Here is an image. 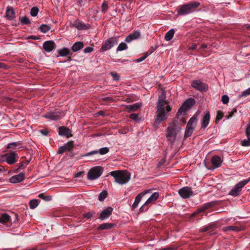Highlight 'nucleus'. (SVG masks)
<instances>
[{
    "instance_id": "1",
    "label": "nucleus",
    "mask_w": 250,
    "mask_h": 250,
    "mask_svg": "<svg viewBox=\"0 0 250 250\" xmlns=\"http://www.w3.org/2000/svg\"><path fill=\"white\" fill-rule=\"evenodd\" d=\"M171 110L168 102L166 100V95L163 92L159 96L157 103L156 122L160 124L163 121L166 120L168 117V113Z\"/></svg>"
},
{
    "instance_id": "2",
    "label": "nucleus",
    "mask_w": 250,
    "mask_h": 250,
    "mask_svg": "<svg viewBox=\"0 0 250 250\" xmlns=\"http://www.w3.org/2000/svg\"><path fill=\"white\" fill-rule=\"evenodd\" d=\"M181 130L182 128L177 122L173 121L170 123L166 132L167 141L170 144H173L176 140V137L180 134Z\"/></svg>"
},
{
    "instance_id": "3",
    "label": "nucleus",
    "mask_w": 250,
    "mask_h": 250,
    "mask_svg": "<svg viewBox=\"0 0 250 250\" xmlns=\"http://www.w3.org/2000/svg\"><path fill=\"white\" fill-rule=\"evenodd\" d=\"M110 175L114 177L116 183L120 185L127 183L130 179L131 175L126 170H115L110 172Z\"/></svg>"
},
{
    "instance_id": "4",
    "label": "nucleus",
    "mask_w": 250,
    "mask_h": 250,
    "mask_svg": "<svg viewBox=\"0 0 250 250\" xmlns=\"http://www.w3.org/2000/svg\"><path fill=\"white\" fill-rule=\"evenodd\" d=\"M200 3L198 2H193L188 4L180 5L177 8V13L178 15L184 16L188 15L197 8Z\"/></svg>"
},
{
    "instance_id": "5",
    "label": "nucleus",
    "mask_w": 250,
    "mask_h": 250,
    "mask_svg": "<svg viewBox=\"0 0 250 250\" xmlns=\"http://www.w3.org/2000/svg\"><path fill=\"white\" fill-rule=\"evenodd\" d=\"M159 194L158 192H154L145 202L143 206L140 208L141 211H146L148 208L153 204H154L158 198Z\"/></svg>"
},
{
    "instance_id": "6",
    "label": "nucleus",
    "mask_w": 250,
    "mask_h": 250,
    "mask_svg": "<svg viewBox=\"0 0 250 250\" xmlns=\"http://www.w3.org/2000/svg\"><path fill=\"white\" fill-rule=\"evenodd\" d=\"M103 173V168L101 167H95L90 169L87 173V178L93 180L99 177Z\"/></svg>"
},
{
    "instance_id": "7",
    "label": "nucleus",
    "mask_w": 250,
    "mask_h": 250,
    "mask_svg": "<svg viewBox=\"0 0 250 250\" xmlns=\"http://www.w3.org/2000/svg\"><path fill=\"white\" fill-rule=\"evenodd\" d=\"M249 180H244L237 183L229 191V195L235 197L238 196L242 188L249 182Z\"/></svg>"
},
{
    "instance_id": "8",
    "label": "nucleus",
    "mask_w": 250,
    "mask_h": 250,
    "mask_svg": "<svg viewBox=\"0 0 250 250\" xmlns=\"http://www.w3.org/2000/svg\"><path fill=\"white\" fill-rule=\"evenodd\" d=\"M17 154L15 152L6 153L2 155L0 159V162H6L8 164H13L16 162Z\"/></svg>"
},
{
    "instance_id": "9",
    "label": "nucleus",
    "mask_w": 250,
    "mask_h": 250,
    "mask_svg": "<svg viewBox=\"0 0 250 250\" xmlns=\"http://www.w3.org/2000/svg\"><path fill=\"white\" fill-rule=\"evenodd\" d=\"M194 104V100L193 99L187 100L182 104L178 111L179 115L184 114L185 112L188 110Z\"/></svg>"
},
{
    "instance_id": "10",
    "label": "nucleus",
    "mask_w": 250,
    "mask_h": 250,
    "mask_svg": "<svg viewBox=\"0 0 250 250\" xmlns=\"http://www.w3.org/2000/svg\"><path fill=\"white\" fill-rule=\"evenodd\" d=\"M178 193L180 196L184 199L189 198L193 195L191 188L188 187H185L180 188Z\"/></svg>"
},
{
    "instance_id": "11",
    "label": "nucleus",
    "mask_w": 250,
    "mask_h": 250,
    "mask_svg": "<svg viewBox=\"0 0 250 250\" xmlns=\"http://www.w3.org/2000/svg\"><path fill=\"white\" fill-rule=\"evenodd\" d=\"M64 115V112H61L58 111H55L53 112H48L44 115L43 117L52 120H56L59 118L63 117Z\"/></svg>"
},
{
    "instance_id": "12",
    "label": "nucleus",
    "mask_w": 250,
    "mask_h": 250,
    "mask_svg": "<svg viewBox=\"0 0 250 250\" xmlns=\"http://www.w3.org/2000/svg\"><path fill=\"white\" fill-rule=\"evenodd\" d=\"M151 191L152 190L151 189H148L145 190L143 192H141L140 193H139L135 198L134 202L132 205V208H137L143 197L146 195V194L150 193L151 192Z\"/></svg>"
},
{
    "instance_id": "13",
    "label": "nucleus",
    "mask_w": 250,
    "mask_h": 250,
    "mask_svg": "<svg viewBox=\"0 0 250 250\" xmlns=\"http://www.w3.org/2000/svg\"><path fill=\"white\" fill-rule=\"evenodd\" d=\"M116 39V38H109L102 46L101 50L103 51H105L112 48L114 46V45L117 42Z\"/></svg>"
},
{
    "instance_id": "14",
    "label": "nucleus",
    "mask_w": 250,
    "mask_h": 250,
    "mask_svg": "<svg viewBox=\"0 0 250 250\" xmlns=\"http://www.w3.org/2000/svg\"><path fill=\"white\" fill-rule=\"evenodd\" d=\"M192 86L200 91H206L208 86L206 84L199 80H196L192 82Z\"/></svg>"
},
{
    "instance_id": "15",
    "label": "nucleus",
    "mask_w": 250,
    "mask_h": 250,
    "mask_svg": "<svg viewBox=\"0 0 250 250\" xmlns=\"http://www.w3.org/2000/svg\"><path fill=\"white\" fill-rule=\"evenodd\" d=\"M24 179V174L21 173L11 177L9 179V182L12 184H17L23 181Z\"/></svg>"
},
{
    "instance_id": "16",
    "label": "nucleus",
    "mask_w": 250,
    "mask_h": 250,
    "mask_svg": "<svg viewBox=\"0 0 250 250\" xmlns=\"http://www.w3.org/2000/svg\"><path fill=\"white\" fill-rule=\"evenodd\" d=\"M109 149L107 147H104L99 149V150H95L88 152L86 154H84L83 156H89L92 155L97 154L99 153L101 155H104L107 153L109 152Z\"/></svg>"
},
{
    "instance_id": "17",
    "label": "nucleus",
    "mask_w": 250,
    "mask_h": 250,
    "mask_svg": "<svg viewBox=\"0 0 250 250\" xmlns=\"http://www.w3.org/2000/svg\"><path fill=\"white\" fill-rule=\"evenodd\" d=\"M113 211V208L111 207H108L103 209L100 215L99 219L101 220H104L109 217Z\"/></svg>"
},
{
    "instance_id": "18",
    "label": "nucleus",
    "mask_w": 250,
    "mask_h": 250,
    "mask_svg": "<svg viewBox=\"0 0 250 250\" xmlns=\"http://www.w3.org/2000/svg\"><path fill=\"white\" fill-rule=\"evenodd\" d=\"M55 47V43L52 41L45 42L43 44V48L46 52H51Z\"/></svg>"
},
{
    "instance_id": "19",
    "label": "nucleus",
    "mask_w": 250,
    "mask_h": 250,
    "mask_svg": "<svg viewBox=\"0 0 250 250\" xmlns=\"http://www.w3.org/2000/svg\"><path fill=\"white\" fill-rule=\"evenodd\" d=\"M246 134L247 139L243 140L241 142V145L244 146H250V123L246 129Z\"/></svg>"
},
{
    "instance_id": "20",
    "label": "nucleus",
    "mask_w": 250,
    "mask_h": 250,
    "mask_svg": "<svg viewBox=\"0 0 250 250\" xmlns=\"http://www.w3.org/2000/svg\"><path fill=\"white\" fill-rule=\"evenodd\" d=\"M74 146L73 142H69L62 146L59 147L58 152L62 154L63 152L71 150Z\"/></svg>"
},
{
    "instance_id": "21",
    "label": "nucleus",
    "mask_w": 250,
    "mask_h": 250,
    "mask_svg": "<svg viewBox=\"0 0 250 250\" xmlns=\"http://www.w3.org/2000/svg\"><path fill=\"white\" fill-rule=\"evenodd\" d=\"M222 163V160L220 157L217 155L214 156L211 158V163L213 169L219 167Z\"/></svg>"
},
{
    "instance_id": "22",
    "label": "nucleus",
    "mask_w": 250,
    "mask_h": 250,
    "mask_svg": "<svg viewBox=\"0 0 250 250\" xmlns=\"http://www.w3.org/2000/svg\"><path fill=\"white\" fill-rule=\"evenodd\" d=\"M140 37V32L137 31H134L132 33L129 34L125 38V41L130 42L132 40L137 39Z\"/></svg>"
},
{
    "instance_id": "23",
    "label": "nucleus",
    "mask_w": 250,
    "mask_h": 250,
    "mask_svg": "<svg viewBox=\"0 0 250 250\" xmlns=\"http://www.w3.org/2000/svg\"><path fill=\"white\" fill-rule=\"evenodd\" d=\"M6 16L8 20H13L16 17L14 9L12 7H8L6 12Z\"/></svg>"
},
{
    "instance_id": "24",
    "label": "nucleus",
    "mask_w": 250,
    "mask_h": 250,
    "mask_svg": "<svg viewBox=\"0 0 250 250\" xmlns=\"http://www.w3.org/2000/svg\"><path fill=\"white\" fill-rule=\"evenodd\" d=\"M142 105V104L141 102L136 103L132 104L127 105L126 106V109L130 111H134L137 110L140 107H141Z\"/></svg>"
},
{
    "instance_id": "25",
    "label": "nucleus",
    "mask_w": 250,
    "mask_h": 250,
    "mask_svg": "<svg viewBox=\"0 0 250 250\" xmlns=\"http://www.w3.org/2000/svg\"><path fill=\"white\" fill-rule=\"evenodd\" d=\"M210 120V114L208 112H207L202 121V127L206 128L208 125Z\"/></svg>"
},
{
    "instance_id": "26",
    "label": "nucleus",
    "mask_w": 250,
    "mask_h": 250,
    "mask_svg": "<svg viewBox=\"0 0 250 250\" xmlns=\"http://www.w3.org/2000/svg\"><path fill=\"white\" fill-rule=\"evenodd\" d=\"M10 221V216L7 213H3L0 216V223L2 224H6Z\"/></svg>"
},
{
    "instance_id": "27",
    "label": "nucleus",
    "mask_w": 250,
    "mask_h": 250,
    "mask_svg": "<svg viewBox=\"0 0 250 250\" xmlns=\"http://www.w3.org/2000/svg\"><path fill=\"white\" fill-rule=\"evenodd\" d=\"M197 119L196 117H191L188 123L187 126L194 129L196 126Z\"/></svg>"
},
{
    "instance_id": "28",
    "label": "nucleus",
    "mask_w": 250,
    "mask_h": 250,
    "mask_svg": "<svg viewBox=\"0 0 250 250\" xmlns=\"http://www.w3.org/2000/svg\"><path fill=\"white\" fill-rule=\"evenodd\" d=\"M70 133V130L65 127L62 126L59 128V134L61 136H66Z\"/></svg>"
},
{
    "instance_id": "29",
    "label": "nucleus",
    "mask_w": 250,
    "mask_h": 250,
    "mask_svg": "<svg viewBox=\"0 0 250 250\" xmlns=\"http://www.w3.org/2000/svg\"><path fill=\"white\" fill-rule=\"evenodd\" d=\"M83 47V44L82 42H77L72 46V50L73 52H77L81 50Z\"/></svg>"
},
{
    "instance_id": "30",
    "label": "nucleus",
    "mask_w": 250,
    "mask_h": 250,
    "mask_svg": "<svg viewBox=\"0 0 250 250\" xmlns=\"http://www.w3.org/2000/svg\"><path fill=\"white\" fill-rule=\"evenodd\" d=\"M175 31L173 29L169 30L165 35V38L167 41H170L173 37Z\"/></svg>"
},
{
    "instance_id": "31",
    "label": "nucleus",
    "mask_w": 250,
    "mask_h": 250,
    "mask_svg": "<svg viewBox=\"0 0 250 250\" xmlns=\"http://www.w3.org/2000/svg\"><path fill=\"white\" fill-rule=\"evenodd\" d=\"M58 53L60 56L64 57L69 54L70 50L68 48L64 47L62 49L59 50Z\"/></svg>"
},
{
    "instance_id": "32",
    "label": "nucleus",
    "mask_w": 250,
    "mask_h": 250,
    "mask_svg": "<svg viewBox=\"0 0 250 250\" xmlns=\"http://www.w3.org/2000/svg\"><path fill=\"white\" fill-rule=\"evenodd\" d=\"M223 230L225 231H238L240 230V229L237 227L234 226H227L223 228Z\"/></svg>"
},
{
    "instance_id": "33",
    "label": "nucleus",
    "mask_w": 250,
    "mask_h": 250,
    "mask_svg": "<svg viewBox=\"0 0 250 250\" xmlns=\"http://www.w3.org/2000/svg\"><path fill=\"white\" fill-rule=\"evenodd\" d=\"M21 143L20 142H13L7 145V148L17 149L21 147Z\"/></svg>"
},
{
    "instance_id": "34",
    "label": "nucleus",
    "mask_w": 250,
    "mask_h": 250,
    "mask_svg": "<svg viewBox=\"0 0 250 250\" xmlns=\"http://www.w3.org/2000/svg\"><path fill=\"white\" fill-rule=\"evenodd\" d=\"M193 130L194 129L187 125L185 132V137L187 138L191 136L193 133Z\"/></svg>"
},
{
    "instance_id": "35",
    "label": "nucleus",
    "mask_w": 250,
    "mask_h": 250,
    "mask_svg": "<svg viewBox=\"0 0 250 250\" xmlns=\"http://www.w3.org/2000/svg\"><path fill=\"white\" fill-rule=\"evenodd\" d=\"M50 26L47 24H42L40 27L41 31L42 33H45L50 30Z\"/></svg>"
},
{
    "instance_id": "36",
    "label": "nucleus",
    "mask_w": 250,
    "mask_h": 250,
    "mask_svg": "<svg viewBox=\"0 0 250 250\" xmlns=\"http://www.w3.org/2000/svg\"><path fill=\"white\" fill-rule=\"evenodd\" d=\"M39 202L38 200H32L29 202L30 208L31 209L35 208L39 205Z\"/></svg>"
},
{
    "instance_id": "37",
    "label": "nucleus",
    "mask_w": 250,
    "mask_h": 250,
    "mask_svg": "<svg viewBox=\"0 0 250 250\" xmlns=\"http://www.w3.org/2000/svg\"><path fill=\"white\" fill-rule=\"evenodd\" d=\"M112 226V224L109 223H104L101 224L98 228L99 229H105L110 228Z\"/></svg>"
},
{
    "instance_id": "38",
    "label": "nucleus",
    "mask_w": 250,
    "mask_h": 250,
    "mask_svg": "<svg viewBox=\"0 0 250 250\" xmlns=\"http://www.w3.org/2000/svg\"><path fill=\"white\" fill-rule=\"evenodd\" d=\"M39 12V8L37 7H33L31 8L30 14L32 16L35 17L37 15Z\"/></svg>"
},
{
    "instance_id": "39",
    "label": "nucleus",
    "mask_w": 250,
    "mask_h": 250,
    "mask_svg": "<svg viewBox=\"0 0 250 250\" xmlns=\"http://www.w3.org/2000/svg\"><path fill=\"white\" fill-rule=\"evenodd\" d=\"M127 48V45L126 43L124 42H122L120 43L118 47H117V50L119 51H121L124 50Z\"/></svg>"
},
{
    "instance_id": "40",
    "label": "nucleus",
    "mask_w": 250,
    "mask_h": 250,
    "mask_svg": "<svg viewBox=\"0 0 250 250\" xmlns=\"http://www.w3.org/2000/svg\"><path fill=\"white\" fill-rule=\"evenodd\" d=\"M107 196V193L105 191L101 192L99 195L98 199L100 201L104 200Z\"/></svg>"
},
{
    "instance_id": "41",
    "label": "nucleus",
    "mask_w": 250,
    "mask_h": 250,
    "mask_svg": "<svg viewBox=\"0 0 250 250\" xmlns=\"http://www.w3.org/2000/svg\"><path fill=\"white\" fill-rule=\"evenodd\" d=\"M250 95V87L247 88L245 91H243L240 95V97H246Z\"/></svg>"
},
{
    "instance_id": "42",
    "label": "nucleus",
    "mask_w": 250,
    "mask_h": 250,
    "mask_svg": "<svg viewBox=\"0 0 250 250\" xmlns=\"http://www.w3.org/2000/svg\"><path fill=\"white\" fill-rule=\"evenodd\" d=\"M21 22L23 24H28L30 23L29 19L26 17H23L21 18Z\"/></svg>"
},
{
    "instance_id": "43",
    "label": "nucleus",
    "mask_w": 250,
    "mask_h": 250,
    "mask_svg": "<svg viewBox=\"0 0 250 250\" xmlns=\"http://www.w3.org/2000/svg\"><path fill=\"white\" fill-rule=\"evenodd\" d=\"M148 55H149V54H148L147 53H145L142 57L136 59V62H140L143 61L147 58V57Z\"/></svg>"
},
{
    "instance_id": "44",
    "label": "nucleus",
    "mask_w": 250,
    "mask_h": 250,
    "mask_svg": "<svg viewBox=\"0 0 250 250\" xmlns=\"http://www.w3.org/2000/svg\"><path fill=\"white\" fill-rule=\"evenodd\" d=\"M75 26L78 29H84L85 28V25L81 22L76 23Z\"/></svg>"
},
{
    "instance_id": "45",
    "label": "nucleus",
    "mask_w": 250,
    "mask_h": 250,
    "mask_svg": "<svg viewBox=\"0 0 250 250\" xmlns=\"http://www.w3.org/2000/svg\"><path fill=\"white\" fill-rule=\"evenodd\" d=\"M129 118L131 119H132L134 121H135L136 122H138L139 121L138 115L137 114H135V113L131 114L129 115Z\"/></svg>"
},
{
    "instance_id": "46",
    "label": "nucleus",
    "mask_w": 250,
    "mask_h": 250,
    "mask_svg": "<svg viewBox=\"0 0 250 250\" xmlns=\"http://www.w3.org/2000/svg\"><path fill=\"white\" fill-rule=\"evenodd\" d=\"M221 101L224 104H227L229 101V98L228 95H224L222 96Z\"/></svg>"
},
{
    "instance_id": "47",
    "label": "nucleus",
    "mask_w": 250,
    "mask_h": 250,
    "mask_svg": "<svg viewBox=\"0 0 250 250\" xmlns=\"http://www.w3.org/2000/svg\"><path fill=\"white\" fill-rule=\"evenodd\" d=\"M39 197L43 199L45 201H48L51 200V197L49 196H45L43 194H40Z\"/></svg>"
},
{
    "instance_id": "48",
    "label": "nucleus",
    "mask_w": 250,
    "mask_h": 250,
    "mask_svg": "<svg viewBox=\"0 0 250 250\" xmlns=\"http://www.w3.org/2000/svg\"><path fill=\"white\" fill-rule=\"evenodd\" d=\"M110 74L112 76V78H113V79L114 80L118 81V80H119L120 76H119V75L117 73H115V72H111L110 73Z\"/></svg>"
},
{
    "instance_id": "49",
    "label": "nucleus",
    "mask_w": 250,
    "mask_h": 250,
    "mask_svg": "<svg viewBox=\"0 0 250 250\" xmlns=\"http://www.w3.org/2000/svg\"><path fill=\"white\" fill-rule=\"evenodd\" d=\"M108 9V4L106 1H104L102 5V11L103 12H105Z\"/></svg>"
},
{
    "instance_id": "50",
    "label": "nucleus",
    "mask_w": 250,
    "mask_h": 250,
    "mask_svg": "<svg viewBox=\"0 0 250 250\" xmlns=\"http://www.w3.org/2000/svg\"><path fill=\"white\" fill-rule=\"evenodd\" d=\"M93 50V48L92 47L88 46V47H86V48L83 50V52H84V53H90V52H91Z\"/></svg>"
},
{
    "instance_id": "51",
    "label": "nucleus",
    "mask_w": 250,
    "mask_h": 250,
    "mask_svg": "<svg viewBox=\"0 0 250 250\" xmlns=\"http://www.w3.org/2000/svg\"><path fill=\"white\" fill-rule=\"evenodd\" d=\"M94 214L93 212H89L88 213H86L83 215V216L87 219H90L91 217H92L93 215Z\"/></svg>"
},
{
    "instance_id": "52",
    "label": "nucleus",
    "mask_w": 250,
    "mask_h": 250,
    "mask_svg": "<svg viewBox=\"0 0 250 250\" xmlns=\"http://www.w3.org/2000/svg\"><path fill=\"white\" fill-rule=\"evenodd\" d=\"M213 227V225H209L208 226L204 228L201 229L200 230V231L201 232H205L206 231H208V230H209L210 229H211Z\"/></svg>"
},
{
    "instance_id": "53",
    "label": "nucleus",
    "mask_w": 250,
    "mask_h": 250,
    "mask_svg": "<svg viewBox=\"0 0 250 250\" xmlns=\"http://www.w3.org/2000/svg\"><path fill=\"white\" fill-rule=\"evenodd\" d=\"M236 109L235 108H234L231 111V112L229 113V115L227 117V119H229V118L231 117L233 114L234 113H236Z\"/></svg>"
},
{
    "instance_id": "54",
    "label": "nucleus",
    "mask_w": 250,
    "mask_h": 250,
    "mask_svg": "<svg viewBox=\"0 0 250 250\" xmlns=\"http://www.w3.org/2000/svg\"><path fill=\"white\" fill-rule=\"evenodd\" d=\"M40 132L43 135H44V136H46L48 133V131L46 130V129H42V130H41L40 131Z\"/></svg>"
},
{
    "instance_id": "55",
    "label": "nucleus",
    "mask_w": 250,
    "mask_h": 250,
    "mask_svg": "<svg viewBox=\"0 0 250 250\" xmlns=\"http://www.w3.org/2000/svg\"><path fill=\"white\" fill-rule=\"evenodd\" d=\"M83 172H79L76 174L75 177H79L82 176Z\"/></svg>"
},
{
    "instance_id": "56",
    "label": "nucleus",
    "mask_w": 250,
    "mask_h": 250,
    "mask_svg": "<svg viewBox=\"0 0 250 250\" xmlns=\"http://www.w3.org/2000/svg\"><path fill=\"white\" fill-rule=\"evenodd\" d=\"M197 47V45L196 44H192L190 47H189V49L190 50H194L195 49H196Z\"/></svg>"
},
{
    "instance_id": "57",
    "label": "nucleus",
    "mask_w": 250,
    "mask_h": 250,
    "mask_svg": "<svg viewBox=\"0 0 250 250\" xmlns=\"http://www.w3.org/2000/svg\"><path fill=\"white\" fill-rule=\"evenodd\" d=\"M209 205H205L204 207H203V209H202V210L203 211V210H205L206 209H207L208 207H209Z\"/></svg>"
},
{
    "instance_id": "58",
    "label": "nucleus",
    "mask_w": 250,
    "mask_h": 250,
    "mask_svg": "<svg viewBox=\"0 0 250 250\" xmlns=\"http://www.w3.org/2000/svg\"><path fill=\"white\" fill-rule=\"evenodd\" d=\"M207 47V45L206 44H203L201 45V48L203 49L206 48Z\"/></svg>"
},
{
    "instance_id": "59",
    "label": "nucleus",
    "mask_w": 250,
    "mask_h": 250,
    "mask_svg": "<svg viewBox=\"0 0 250 250\" xmlns=\"http://www.w3.org/2000/svg\"><path fill=\"white\" fill-rule=\"evenodd\" d=\"M222 116H221H221H220V115H219V112H218V115H217V118H216V119H218V120H220V119H221L222 118Z\"/></svg>"
},
{
    "instance_id": "60",
    "label": "nucleus",
    "mask_w": 250,
    "mask_h": 250,
    "mask_svg": "<svg viewBox=\"0 0 250 250\" xmlns=\"http://www.w3.org/2000/svg\"><path fill=\"white\" fill-rule=\"evenodd\" d=\"M30 38L32 39H33V40H37L38 39V38L34 36H30Z\"/></svg>"
},
{
    "instance_id": "61",
    "label": "nucleus",
    "mask_w": 250,
    "mask_h": 250,
    "mask_svg": "<svg viewBox=\"0 0 250 250\" xmlns=\"http://www.w3.org/2000/svg\"><path fill=\"white\" fill-rule=\"evenodd\" d=\"M3 167L2 166H0V172L2 171Z\"/></svg>"
},
{
    "instance_id": "62",
    "label": "nucleus",
    "mask_w": 250,
    "mask_h": 250,
    "mask_svg": "<svg viewBox=\"0 0 250 250\" xmlns=\"http://www.w3.org/2000/svg\"><path fill=\"white\" fill-rule=\"evenodd\" d=\"M102 113H103V112H102V111H100V112H99V114H101V115H102Z\"/></svg>"
},
{
    "instance_id": "63",
    "label": "nucleus",
    "mask_w": 250,
    "mask_h": 250,
    "mask_svg": "<svg viewBox=\"0 0 250 250\" xmlns=\"http://www.w3.org/2000/svg\"><path fill=\"white\" fill-rule=\"evenodd\" d=\"M2 67V64L1 63H0V67Z\"/></svg>"
},
{
    "instance_id": "64",
    "label": "nucleus",
    "mask_w": 250,
    "mask_h": 250,
    "mask_svg": "<svg viewBox=\"0 0 250 250\" xmlns=\"http://www.w3.org/2000/svg\"><path fill=\"white\" fill-rule=\"evenodd\" d=\"M248 27L250 28V25H249Z\"/></svg>"
}]
</instances>
